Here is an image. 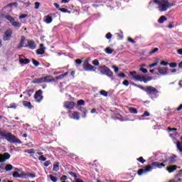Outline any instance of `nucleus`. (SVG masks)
I'll use <instances>...</instances> for the list:
<instances>
[{"mask_svg":"<svg viewBox=\"0 0 182 182\" xmlns=\"http://www.w3.org/2000/svg\"><path fill=\"white\" fill-rule=\"evenodd\" d=\"M156 167L158 168H163V167H166V164H164V163L160 164L158 161H154L152 162L149 165H146L144 166L145 169L143 168H140L138 170V176H141L142 174H144L146 173H149L150 171H151V170H153V168H156Z\"/></svg>","mask_w":182,"mask_h":182,"instance_id":"obj_1","label":"nucleus"},{"mask_svg":"<svg viewBox=\"0 0 182 182\" xmlns=\"http://www.w3.org/2000/svg\"><path fill=\"white\" fill-rule=\"evenodd\" d=\"M134 86L139 87V89H141V90L146 92V95L149 96L151 99H154V97H156L157 93H159V90L153 86H146L144 87L142 85H139L137 84H134Z\"/></svg>","mask_w":182,"mask_h":182,"instance_id":"obj_2","label":"nucleus"},{"mask_svg":"<svg viewBox=\"0 0 182 182\" xmlns=\"http://www.w3.org/2000/svg\"><path fill=\"white\" fill-rule=\"evenodd\" d=\"M0 136L4 137V139L7 140V141H9V143H13L14 144H22V141L18 139L15 135L11 134V133L5 134L1 129Z\"/></svg>","mask_w":182,"mask_h":182,"instance_id":"obj_3","label":"nucleus"},{"mask_svg":"<svg viewBox=\"0 0 182 182\" xmlns=\"http://www.w3.org/2000/svg\"><path fill=\"white\" fill-rule=\"evenodd\" d=\"M99 70L102 75H105V76L113 79V72L112 70H110V68H109V67L106 65H102L100 67Z\"/></svg>","mask_w":182,"mask_h":182,"instance_id":"obj_4","label":"nucleus"},{"mask_svg":"<svg viewBox=\"0 0 182 182\" xmlns=\"http://www.w3.org/2000/svg\"><path fill=\"white\" fill-rule=\"evenodd\" d=\"M82 66L85 72H96V68H95V66L92 65L90 63H88L87 60H85Z\"/></svg>","mask_w":182,"mask_h":182,"instance_id":"obj_5","label":"nucleus"},{"mask_svg":"<svg viewBox=\"0 0 182 182\" xmlns=\"http://www.w3.org/2000/svg\"><path fill=\"white\" fill-rule=\"evenodd\" d=\"M43 93V91L42 90H38V91L36 92L34 95V99L37 102V103H41L42 100H43V96L42 94Z\"/></svg>","mask_w":182,"mask_h":182,"instance_id":"obj_6","label":"nucleus"},{"mask_svg":"<svg viewBox=\"0 0 182 182\" xmlns=\"http://www.w3.org/2000/svg\"><path fill=\"white\" fill-rule=\"evenodd\" d=\"M12 33L14 32L11 29H8L4 32V36L3 37V41H11V38H12Z\"/></svg>","mask_w":182,"mask_h":182,"instance_id":"obj_7","label":"nucleus"},{"mask_svg":"<svg viewBox=\"0 0 182 182\" xmlns=\"http://www.w3.org/2000/svg\"><path fill=\"white\" fill-rule=\"evenodd\" d=\"M27 43V45L24 46V48H28V49H31V50H33L36 48V43H35V41L28 40Z\"/></svg>","mask_w":182,"mask_h":182,"instance_id":"obj_8","label":"nucleus"},{"mask_svg":"<svg viewBox=\"0 0 182 182\" xmlns=\"http://www.w3.org/2000/svg\"><path fill=\"white\" fill-rule=\"evenodd\" d=\"M11 159V154L8 152H5L3 154H0V163H4L6 161V160H9Z\"/></svg>","mask_w":182,"mask_h":182,"instance_id":"obj_9","label":"nucleus"},{"mask_svg":"<svg viewBox=\"0 0 182 182\" xmlns=\"http://www.w3.org/2000/svg\"><path fill=\"white\" fill-rule=\"evenodd\" d=\"M159 11L164 12L167 11L168 8H170V3L168 2V1H166V4H163L162 2H161V4H159Z\"/></svg>","mask_w":182,"mask_h":182,"instance_id":"obj_10","label":"nucleus"},{"mask_svg":"<svg viewBox=\"0 0 182 182\" xmlns=\"http://www.w3.org/2000/svg\"><path fill=\"white\" fill-rule=\"evenodd\" d=\"M43 83H50L51 82H56V80L51 75L43 77Z\"/></svg>","mask_w":182,"mask_h":182,"instance_id":"obj_11","label":"nucleus"},{"mask_svg":"<svg viewBox=\"0 0 182 182\" xmlns=\"http://www.w3.org/2000/svg\"><path fill=\"white\" fill-rule=\"evenodd\" d=\"M45 50H46V48L43 45V43L40 44V48L36 50L37 55H44Z\"/></svg>","mask_w":182,"mask_h":182,"instance_id":"obj_12","label":"nucleus"},{"mask_svg":"<svg viewBox=\"0 0 182 182\" xmlns=\"http://www.w3.org/2000/svg\"><path fill=\"white\" fill-rule=\"evenodd\" d=\"M157 70L160 75H162L163 76H165V75H168V68H165L164 67H161L159 68H157Z\"/></svg>","mask_w":182,"mask_h":182,"instance_id":"obj_13","label":"nucleus"},{"mask_svg":"<svg viewBox=\"0 0 182 182\" xmlns=\"http://www.w3.org/2000/svg\"><path fill=\"white\" fill-rule=\"evenodd\" d=\"M26 42V38L25 37V36H21V41L19 43V45L17 46L18 49H21V48H25V43Z\"/></svg>","mask_w":182,"mask_h":182,"instance_id":"obj_14","label":"nucleus"},{"mask_svg":"<svg viewBox=\"0 0 182 182\" xmlns=\"http://www.w3.org/2000/svg\"><path fill=\"white\" fill-rule=\"evenodd\" d=\"M44 22H46V23H52V21H53V18L52 17V16H50V14L48 15V16H45L44 18Z\"/></svg>","mask_w":182,"mask_h":182,"instance_id":"obj_15","label":"nucleus"},{"mask_svg":"<svg viewBox=\"0 0 182 182\" xmlns=\"http://www.w3.org/2000/svg\"><path fill=\"white\" fill-rule=\"evenodd\" d=\"M167 171H168V173H173L174 171H176V170H177V166L176 165H171L170 166H168L166 168Z\"/></svg>","mask_w":182,"mask_h":182,"instance_id":"obj_16","label":"nucleus"},{"mask_svg":"<svg viewBox=\"0 0 182 182\" xmlns=\"http://www.w3.org/2000/svg\"><path fill=\"white\" fill-rule=\"evenodd\" d=\"M177 161V156L175 154H173L170 158H169V162L168 164H174Z\"/></svg>","mask_w":182,"mask_h":182,"instance_id":"obj_17","label":"nucleus"},{"mask_svg":"<svg viewBox=\"0 0 182 182\" xmlns=\"http://www.w3.org/2000/svg\"><path fill=\"white\" fill-rule=\"evenodd\" d=\"M33 83H34V85H41V83H43V77L40 78H34Z\"/></svg>","mask_w":182,"mask_h":182,"instance_id":"obj_18","label":"nucleus"},{"mask_svg":"<svg viewBox=\"0 0 182 182\" xmlns=\"http://www.w3.org/2000/svg\"><path fill=\"white\" fill-rule=\"evenodd\" d=\"M22 103L23 106H25V107H28L30 109H32V107H33V106H32V104L30 102L23 100Z\"/></svg>","mask_w":182,"mask_h":182,"instance_id":"obj_19","label":"nucleus"},{"mask_svg":"<svg viewBox=\"0 0 182 182\" xmlns=\"http://www.w3.org/2000/svg\"><path fill=\"white\" fill-rule=\"evenodd\" d=\"M19 62L21 64L28 65V64L31 63V60H29L28 58H21Z\"/></svg>","mask_w":182,"mask_h":182,"instance_id":"obj_20","label":"nucleus"},{"mask_svg":"<svg viewBox=\"0 0 182 182\" xmlns=\"http://www.w3.org/2000/svg\"><path fill=\"white\" fill-rule=\"evenodd\" d=\"M78 109L80 110V112H82L83 113L82 117H86V114H87V109H86V108L82 107L78 108Z\"/></svg>","mask_w":182,"mask_h":182,"instance_id":"obj_21","label":"nucleus"},{"mask_svg":"<svg viewBox=\"0 0 182 182\" xmlns=\"http://www.w3.org/2000/svg\"><path fill=\"white\" fill-rule=\"evenodd\" d=\"M12 26L14 28H21L22 26V23L16 21L15 20L11 23Z\"/></svg>","mask_w":182,"mask_h":182,"instance_id":"obj_22","label":"nucleus"},{"mask_svg":"<svg viewBox=\"0 0 182 182\" xmlns=\"http://www.w3.org/2000/svg\"><path fill=\"white\" fill-rule=\"evenodd\" d=\"M143 77H144V75H134V80H138L139 82H143Z\"/></svg>","mask_w":182,"mask_h":182,"instance_id":"obj_23","label":"nucleus"},{"mask_svg":"<svg viewBox=\"0 0 182 182\" xmlns=\"http://www.w3.org/2000/svg\"><path fill=\"white\" fill-rule=\"evenodd\" d=\"M55 176H58L57 173H53V175H50V179L51 180V181L53 182H57L58 181V177Z\"/></svg>","mask_w":182,"mask_h":182,"instance_id":"obj_24","label":"nucleus"},{"mask_svg":"<svg viewBox=\"0 0 182 182\" xmlns=\"http://www.w3.org/2000/svg\"><path fill=\"white\" fill-rule=\"evenodd\" d=\"M165 21H167V17L161 16L158 20V23H164Z\"/></svg>","mask_w":182,"mask_h":182,"instance_id":"obj_25","label":"nucleus"},{"mask_svg":"<svg viewBox=\"0 0 182 182\" xmlns=\"http://www.w3.org/2000/svg\"><path fill=\"white\" fill-rule=\"evenodd\" d=\"M73 119H74L75 120H79L80 119V117L79 116V112H74L73 113Z\"/></svg>","mask_w":182,"mask_h":182,"instance_id":"obj_26","label":"nucleus"},{"mask_svg":"<svg viewBox=\"0 0 182 182\" xmlns=\"http://www.w3.org/2000/svg\"><path fill=\"white\" fill-rule=\"evenodd\" d=\"M150 80H153V77H145L144 76V77L142 78V82H144V83H147V82H150Z\"/></svg>","mask_w":182,"mask_h":182,"instance_id":"obj_27","label":"nucleus"},{"mask_svg":"<svg viewBox=\"0 0 182 182\" xmlns=\"http://www.w3.org/2000/svg\"><path fill=\"white\" fill-rule=\"evenodd\" d=\"M53 171H59V162H55L53 164Z\"/></svg>","mask_w":182,"mask_h":182,"instance_id":"obj_28","label":"nucleus"},{"mask_svg":"<svg viewBox=\"0 0 182 182\" xmlns=\"http://www.w3.org/2000/svg\"><path fill=\"white\" fill-rule=\"evenodd\" d=\"M14 169V166L12 164H6L5 166L6 171H11Z\"/></svg>","mask_w":182,"mask_h":182,"instance_id":"obj_29","label":"nucleus"},{"mask_svg":"<svg viewBox=\"0 0 182 182\" xmlns=\"http://www.w3.org/2000/svg\"><path fill=\"white\" fill-rule=\"evenodd\" d=\"M129 110L133 114H137V113H138L137 109H136L134 107H129Z\"/></svg>","mask_w":182,"mask_h":182,"instance_id":"obj_30","label":"nucleus"},{"mask_svg":"<svg viewBox=\"0 0 182 182\" xmlns=\"http://www.w3.org/2000/svg\"><path fill=\"white\" fill-rule=\"evenodd\" d=\"M24 153H28V154H35V149H26L24 150Z\"/></svg>","mask_w":182,"mask_h":182,"instance_id":"obj_31","label":"nucleus"},{"mask_svg":"<svg viewBox=\"0 0 182 182\" xmlns=\"http://www.w3.org/2000/svg\"><path fill=\"white\" fill-rule=\"evenodd\" d=\"M105 52L108 54V55H112V53H113L114 50L110 48V47H107V48H105Z\"/></svg>","mask_w":182,"mask_h":182,"instance_id":"obj_32","label":"nucleus"},{"mask_svg":"<svg viewBox=\"0 0 182 182\" xmlns=\"http://www.w3.org/2000/svg\"><path fill=\"white\" fill-rule=\"evenodd\" d=\"M5 18H7L8 21H9L10 23H11L15 20V18L10 15H6Z\"/></svg>","mask_w":182,"mask_h":182,"instance_id":"obj_33","label":"nucleus"},{"mask_svg":"<svg viewBox=\"0 0 182 182\" xmlns=\"http://www.w3.org/2000/svg\"><path fill=\"white\" fill-rule=\"evenodd\" d=\"M32 62H33V64L34 65V66H36V68H38V66H39V65H41V63H39V61L36 60L35 58L32 59Z\"/></svg>","mask_w":182,"mask_h":182,"instance_id":"obj_34","label":"nucleus"},{"mask_svg":"<svg viewBox=\"0 0 182 182\" xmlns=\"http://www.w3.org/2000/svg\"><path fill=\"white\" fill-rule=\"evenodd\" d=\"M176 147H177L178 150L181 153H182L181 142L178 141V142L176 143Z\"/></svg>","mask_w":182,"mask_h":182,"instance_id":"obj_35","label":"nucleus"},{"mask_svg":"<svg viewBox=\"0 0 182 182\" xmlns=\"http://www.w3.org/2000/svg\"><path fill=\"white\" fill-rule=\"evenodd\" d=\"M137 161H139V163H141V164H144V163H146V159H144V158H143V156H141L138 159H136Z\"/></svg>","mask_w":182,"mask_h":182,"instance_id":"obj_36","label":"nucleus"},{"mask_svg":"<svg viewBox=\"0 0 182 182\" xmlns=\"http://www.w3.org/2000/svg\"><path fill=\"white\" fill-rule=\"evenodd\" d=\"M77 106H85V100H80L77 102Z\"/></svg>","mask_w":182,"mask_h":182,"instance_id":"obj_37","label":"nucleus"},{"mask_svg":"<svg viewBox=\"0 0 182 182\" xmlns=\"http://www.w3.org/2000/svg\"><path fill=\"white\" fill-rule=\"evenodd\" d=\"M25 176H26L27 177H31V178H35V177H36V174L31 173H25Z\"/></svg>","mask_w":182,"mask_h":182,"instance_id":"obj_38","label":"nucleus"},{"mask_svg":"<svg viewBox=\"0 0 182 182\" xmlns=\"http://www.w3.org/2000/svg\"><path fill=\"white\" fill-rule=\"evenodd\" d=\"M16 107H18V105L14 102L8 107V109H16Z\"/></svg>","mask_w":182,"mask_h":182,"instance_id":"obj_39","label":"nucleus"},{"mask_svg":"<svg viewBox=\"0 0 182 182\" xmlns=\"http://www.w3.org/2000/svg\"><path fill=\"white\" fill-rule=\"evenodd\" d=\"M13 177H14L15 178H21V174H19L18 171H16L13 173Z\"/></svg>","mask_w":182,"mask_h":182,"instance_id":"obj_40","label":"nucleus"},{"mask_svg":"<svg viewBox=\"0 0 182 182\" xmlns=\"http://www.w3.org/2000/svg\"><path fill=\"white\" fill-rule=\"evenodd\" d=\"M76 106V102H69V109H73Z\"/></svg>","mask_w":182,"mask_h":182,"instance_id":"obj_41","label":"nucleus"},{"mask_svg":"<svg viewBox=\"0 0 182 182\" xmlns=\"http://www.w3.org/2000/svg\"><path fill=\"white\" fill-rule=\"evenodd\" d=\"M160 65L161 66H168L169 63L167 61L161 60Z\"/></svg>","mask_w":182,"mask_h":182,"instance_id":"obj_42","label":"nucleus"},{"mask_svg":"<svg viewBox=\"0 0 182 182\" xmlns=\"http://www.w3.org/2000/svg\"><path fill=\"white\" fill-rule=\"evenodd\" d=\"M92 65H94V66H99V65H100V63L99 62V60L95 59L92 61Z\"/></svg>","mask_w":182,"mask_h":182,"instance_id":"obj_43","label":"nucleus"},{"mask_svg":"<svg viewBox=\"0 0 182 182\" xmlns=\"http://www.w3.org/2000/svg\"><path fill=\"white\" fill-rule=\"evenodd\" d=\"M100 95H102V96H105V97H107V92H106V90H101L100 91Z\"/></svg>","mask_w":182,"mask_h":182,"instance_id":"obj_44","label":"nucleus"},{"mask_svg":"<svg viewBox=\"0 0 182 182\" xmlns=\"http://www.w3.org/2000/svg\"><path fill=\"white\" fill-rule=\"evenodd\" d=\"M59 11H60V12H63V14H68V12H69V10L65 8H60Z\"/></svg>","mask_w":182,"mask_h":182,"instance_id":"obj_45","label":"nucleus"},{"mask_svg":"<svg viewBox=\"0 0 182 182\" xmlns=\"http://www.w3.org/2000/svg\"><path fill=\"white\" fill-rule=\"evenodd\" d=\"M69 174H70V176H71V177H74L75 178H77V174H76V173L73 172V171H70Z\"/></svg>","mask_w":182,"mask_h":182,"instance_id":"obj_46","label":"nucleus"},{"mask_svg":"<svg viewBox=\"0 0 182 182\" xmlns=\"http://www.w3.org/2000/svg\"><path fill=\"white\" fill-rule=\"evenodd\" d=\"M5 164H0V173H4L2 170H5Z\"/></svg>","mask_w":182,"mask_h":182,"instance_id":"obj_47","label":"nucleus"},{"mask_svg":"<svg viewBox=\"0 0 182 182\" xmlns=\"http://www.w3.org/2000/svg\"><path fill=\"white\" fill-rule=\"evenodd\" d=\"M38 160H40V161H46V157H45L43 155H41L38 157Z\"/></svg>","mask_w":182,"mask_h":182,"instance_id":"obj_48","label":"nucleus"},{"mask_svg":"<svg viewBox=\"0 0 182 182\" xmlns=\"http://www.w3.org/2000/svg\"><path fill=\"white\" fill-rule=\"evenodd\" d=\"M150 116V112L145 111L144 114L141 115V117H147Z\"/></svg>","mask_w":182,"mask_h":182,"instance_id":"obj_49","label":"nucleus"},{"mask_svg":"<svg viewBox=\"0 0 182 182\" xmlns=\"http://www.w3.org/2000/svg\"><path fill=\"white\" fill-rule=\"evenodd\" d=\"M168 65L170 68H177V63H170Z\"/></svg>","mask_w":182,"mask_h":182,"instance_id":"obj_50","label":"nucleus"},{"mask_svg":"<svg viewBox=\"0 0 182 182\" xmlns=\"http://www.w3.org/2000/svg\"><path fill=\"white\" fill-rule=\"evenodd\" d=\"M122 85H124V86H129L130 85V82H129V80H125L122 82Z\"/></svg>","mask_w":182,"mask_h":182,"instance_id":"obj_51","label":"nucleus"},{"mask_svg":"<svg viewBox=\"0 0 182 182\" xmlns=\"http://www.w3.org/2000/svg\"><path fill=\"white\" fill-rule=\"evenodd\" d=\"M159 65V63L156 62L149 65V69H151L152 68H154V66H157Z\"/></svg>","mask_w":182,"mask_h":182,"instance_id":"obj_52","label":"nucleus"},{"mask_svg":"<svg viewBox=\"0 0 182 182\" xmlns=\"http://www.w3.org/2000/svg\"><path fill=\"white\" fill-rule=\"evenodd\" d=\"M39 6H41V3L39 1H36L35 3V9H39Z\"/></svg>","mask_w":182,"mask_h":182,"instance_id":"obj_53","label":"nucleus"},{"mask_svg":"<svg viewBox=\"0 0 182 182\" xmlns=\"http://www.w3.org/2000/svg\"><path fill=\"white\" fill-rule=\"evenodd\" d=\"M159 51V48H154L151 51H150V55H153V53H156V52Z\"/></svg>","mask_w":182,"mask_h":182,"instance_id":"obj_54","label":"nucleus"},{"mask_svg":"<svg viewBox=\"0 0 182 182\" xmlns=\"http://www.w3.org/2000/svg\"><path fill=\"white\" fill-rule=\"evenodd\" d=\"M50 164H52V162H50V161H46L44 163L45 167H48V166H50Z\"/></svg>","mask_w":182,"mask_h":182,"instance_id":"obj_55","label":"nucleus"},{"mask_svg":"<svg viewBox=\"0 0 182 182\" xmlns=\"http://www.w3.org/2000/svg\"><path fill=\"white\" fill-rule=\"evenodd\" d=\"M139 70H140V72H142V73H147V72H149L148 70H147V69H146V68H141L140 69H139Z\"/></svg>","mask_w":182,"mask_h":182,"instance_id":"obj_56","label":"nucleus"},{"mask_svg":"<svg viewBox=\"0 0 182 182\" xmlns=\"http://www.w3.org/2000/svg\"><path fill=\"white\" fill-rule=\"evenodd\" d=\"M112 33H107L105 36V37L107 38V39H112Z\"/></svg>","mask_w":182,"mask_h":182,"instance_id":"obj_57","label":"nucleus"},{"mask_svg":"<svg viewBox=\"0 0 182 182\" xmlns=\"http://www.w3.org/2000/svg\"><path fill=\"white\" fill-rule=\"evenodd\" d=\"M117 38H118V39L119 40V41H122V39H123V34L122 33V34H120V33H117Z\"/></svg>","mask_w":182,"mask_h":182,"instance_id":"obj_58","label":"nucleus"},{"mask_svg":"<svg viewBox=\"0 0 182 182\" xmlns=\"http://www.w3.org/2000/svg\"><path fill=\"white\" fill-rule=\"evenodd\" d=\"M25 18H28V14H21L19 16V19H25Z\"/></svg>","mask_w":182,"mask_h":182,"instance_id":"obj_59","label":"nucleus"},{"mask_svg":"<svg viewBox=\"0 0 182 182\" xmlns=\"http://www.w3.org/2000/svg\"><path fill=\"white\" fill-rule=\"evenodd\" d=\"M136 73H137V72H136V71H132L129 73V75H131V76L134 78V76H136Z\"/></svg>","mask_w":182,"mask_h":182,"instance_id":"obj_60","label":"nucleus"},{"mask_svg":"<svg viewBox=\"0 0 182 182\" xmlns=\"http://www.w3.org/2000/svg\"><path fill=\"white\" fill-rule=\"evenodd\" d=\"M65 109H69V102H65L63 106Z\"/></svg>","mask_w":182,"mask_h":182,"instance_id":"obj_61","label":"nucleus"},{"mask_svg":"<svg viewBox=\"0 0 182 182\" xmlns=\"http://www.w3.org/2000/svg\"><path fill=\"white\" fill-rule=\"evenodd\" d=\"M118 77H126V74H124V73H122L118 74Z\"/></svg>","mask_w":182,"mask_h":182,"instance_id":"obj_62","label":"nucleus"},{"mask_svg":"<svg viewBox=\"0 0 182 182\" xmlns=\"http://www.w3.org/2000/svg\"><path fill=\"white\" fill-rule=\"evenodd\" d=\"M75 63H77V65H82V60L77 59L75 60Z\"/></svg>","mask_w":182,"mask_h":182,"instance_id":"obj_63","label":"nucleus"},{"mask_svg":"<svg viewBox=\"0 0 182 182\" xmlns=\"http://www.w3.org/2000/svg\"><path fill=\"white\" fill-rule=\"evenodd\" d=\"M75 181H73V182H85V181H83L82 179H80V178H75Z\"/></svg>","mask_w":182,"mask_h":182,"instance_id":"obj_64","label":"nucleus"}]
</instances>
